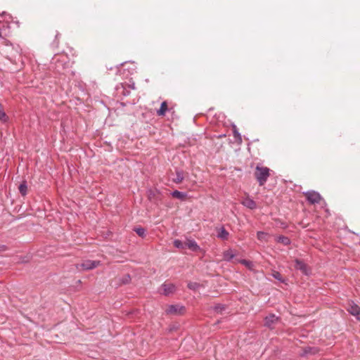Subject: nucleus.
<instances>
[{
    "label": "nucleus",
    "instance_id": "a211bd4d",
    "mask_svg": "<svg viewBox=\"0 0 360 360\" xmlns=\"http://www.w3.org/2000/svg\"><path fill=\"white\" fill-rule=\"evenodd\" d=\"M184 174L181 171H177L176 177L173 179V181L176 184H180L184 180Z\"/></svg>",
    "mask_w": 360,
    "mask_h": 360
},
{
    "label": "nucleus",
    "instance_id": "ddd939ff",
    "mask_svg": "<svg viewBox=\"0 0 360 360\" xmlns=\"http://www.w3.org/2000/svg\"><path fill=\"white\" fill-rule=\"evenodd\" d=\"M167 110V103L166 101H163L161 103L160 108L158 110L157 114L159 116H163V115H165Z\"/></svg>",
    "mask_w": 360,
    "mask_h": 360
},
{
    "label": "nucleus",
    "instance_id": "6ab92c4d",
    "mask_svg": "<svg viewBox=\"0 0 360 360\" xmlns=\"http://www.w3.org/2000/svg\"><path fill=\"white\" fill-rule=\"evenodd\" d=\"M8 120V117L6 115L4 112L1 104L0 103V120L3 122H7Z\"/></svg>",
    "mask_w": 360,
    "mask_h": 360
},
{
    "label": "nucleus",
    "instance_id": "6e6552de",
    "mask_svg": "<svg viewBox=\"0 0 360 360\" xmlns=\"http://www.w3.org/2000/svg\"><path fill=\"white\" fill-rule=\"evenodd\" d=\"M237 255L236 250L229 248L223 252V260L230 262Z\"/></svg>",
    "mask_w": 360,
    "mask_h": 360
},
{
    "label": "nucleus",
    "instance_id": "9b49d317",
    "mask_svg": "<svg viewBox=\"0 0 360 360\" xmlns=\"http://www.w3.org/2000/svg\"><path fill=\"white\" fill-rule=\"evenodd\" d=\"M186 248H188L193 251H198L200 250V247L193 240H187L186 242Z\"/></svg>",
    "mask_w": 360,
    "mask_h": 360
},
{
    "label": "nucleus",
    "instance_id": "f3484780",
    "mask_svg": "<svg viewBox=\"0 0 360 360\" xmlns=\"http://www.w3.org/2000/svg\"><path fill=\"white\" fill-rule=\"evenodd\" d=\"M234 262L235 263H241L250 269H252V267L254 266V264H252V262L245 260V259H236L234 261Z\"/></svg>",
    "mask_w": 360,
    "mask_h": 360
},
{
    "label": "nucleus",
    "instance_id": "2eb2a0df",
    "mask_svg": "<svg viewBox=\"0 0 360 360\" xmlns=\"http://www.w3.org/2000/svg\"><path fill=\"white\" fill-rule=\"evenodd\" d=\"M229 232L225 230L224 228H221L218 232L217 237L222 239V240H226L229 236Z\"/></svg>",
    "mask_w": 360,
    "mask_h": 360
},
{
    "label": "nucleus",
    "instance_id": "9d476101",
    "mask_svg": "<svg viewBox=\"0 0 360 360\" xmlns=\"http://www.w3.org/2000/svg\"><path fill=\"white\" fill-rule=\"evenodd\" d=\"M242 204L246 207L253 210L256 208V202L249 197L245 198L243 201Z\"/></svg>",
    "mask_w": 360,
    "mask_h": 360
},
{
    "label": "nucleus",
    "instance_id": "a878e982",
    "mask_svg": "<svg viewBox=\"0 0 360 360\" xmlns=\"http://www.w3.org/2000/svg\"><path fill=\"white\" fill-rule=\"evenodd\" d=\"M273 276L277 279V280H279V281H281V275L278 273V272H274L273 274Z\"/></svg>",
    "mask_w": 360,
    "mask_h": 360
},
{
    "label": "nucleus",
    "instance_id": "39448f33",
    "mask_svg": "<svg viewBox=\"0 0 360 360\" xmlns=\"http://www.w3.org/2000/svg\"><path fill=\"white\" fill-rule=\"evenodd\" d=\"M308 201L311 204L318 203L321 201V197L320 194L315 191H309L305 193Z\"/></svg>",
    "mask_w": 360,
    "mask_h": 360
},
{
    "label": "nucleus",
    "instance_id": "bb28decb",
    "mask_svg": "<svg viewBox=\"0 0 360 360\" xmlns=\"http://www.w3.org/2000/svg\"><path fill=\"white\" fill-rule=\"evenodd\" d=\"M224 307L223 306H221V305H217L215 307V310L217 311H221V310L224 309Z\"/></svg>",
    "mask_w": 360,
    "mask_h": 360
},
{
    "label": "nucleus",
    "instance_id": "aec40b11",
    "mask_svg": "<svg viewBox=\"0 0 360 360\" xmlns=\"http://www.w3.org/2000/svg\"><path fill=\"white\" fill-rule=\"evenodd\" d=\"M276 240L278 242V243H281L285 245H287L288 244H290V239L287 237H285V236H278L277 238H276Z\"/></svg>",
    "mask_w": 360,
    "mask_h": 360
},
{
    "label": "nucleus",
    "instance_id": "7ed1b4c3",
    "mask_svg": "<svg viewBox=\"0 0 360 360\" xmlns=\"http://www.w3.org/2000/svg\"><path fill=\"white\" fill-rule=\"evenodd\" d=\"M99 264V262L86 260L82 262V264L77 265V268L79 270H90L98 266Z\"/></svg>",
    "mask_w": 360,
    "mask_h": 360
},
{
    "label": "nucleus",
    "instance_id": "dca6fc26",
    "mask_svg": "<svg viewBox=\"0 0 360 360\" xmlns=\"http://www.w3.org/2000/svg\"><path fill=\"white\" fill-rule=\"evenodd\" d=\"M295 267L297 269L301 270L304 273H307L306 265L302 261L296 260Z\"/></svg>",
    "mask_w": 360,
    "mask_h": 360
},
{
    "label": "nucleus",
    "instance_id": "f8f14e48",
    "mask_svg": "<svg viewBox=\"0 0 360 360\" xmlns=\"http://www.w3.org/2000/svg\"><path fill=\"white\" fill-rule=\"evenodd\" d=\"M171 195L172 197L179 199V200H184L187 195L186 193H183V192L179 191H173L171 193Z\"/></svg>",
    "mask_w": 360,
    "mask_h": 360
},
{
    "label": "nucleus",
    "instance_id": "423d86ee",
    "mask_svg": "<svg viewBox=\"0 0 360 360\" xmlns=\"http://www.w3.org/2000/svg\"><path fill=\"white\" fill-rule=\"evenodd\" d=\"M160 291L165 295H169L175 291V286L172 283H165L161 286Z\"/></svg>",
    "mask_w": 360,
    "mask_h": 360
},
{
    "label": "nucleus",
    "instance_id": "c85d7f7f",
    "mask_svg": "<svg viewBox=\"0 0 360 360\" xmlns=\"http://www.w3.org/2000/svg\"><path fill=\"white\" fill-rule=\"evenodd\" d=\"M129 278V276H127V280H126V281H125V282H127V281H128V280H129L128 278Z\"/></svg>",
    "mask_w": 360,
    "mask_h": 360
},
{
    "label": "nucleus",
    "instance_id": "f257e3e1",
    "mask_svg": "<svg viewBox=\"0 0 360 360\" xmlns=\"http://www.w3.org/2000/svg\"><path fill=\"white\" fill-rule=\"evenodd\" d=\"M270 169L266 167L257 165L255 168V176L259 186H263L270 175Z\"/></svg>",
    "mask_w": 360,
    "mask_h": 360
},
{
    "label": "nucleus",
    "instance_id": "393cba45",
    "mask_svg": "<svg viewBox=\"0 0 360 360\" xmlns=\"http://www.w3.org/2000/svg\"><path fill=\"white\" fill-rule=\"evenodd\" d=\"M198 287H199V284L197 283L190 282L188 284V288L191 289V290H196Z\"/></svg>",
    "mask_w": 360,
    "mask_h": 360
},
{
    "label": "nucleus",
    "instance_id": "412c9836",
    "mask_svg": "<svg viewBox=\"0 0 360 360\" xmlns=\"http://www.w3.org/2000/svg\"><path fill=\"white\" fill-rule=\"evenodd\" d=\"M174 245L179 249H185L186 248V243H183L179 240H175L174 241Z\"/></svg>",
    "mask_w": 360,
    "mask_h": 360
},
{
    "label": "nucleus",
    "instance_id": "0eeeda50",
    "mask_svg": "<svg viewBox=\"0 0 360 360\" xmlns=\"http://www.w3.org/2000/svg\"><path fill=\"white\" fill-rule=\"evenodd\" d=\"M348 311L353 316H356L360 321V308L354 302H351L348 307Z\"/></svg>",
    "mask_w": 360,
    "mask_h": 360
},
{
    "label": "nucleus",
    "instance_id": "1a4fd4ad",
    "mask_svg": "<svg viewBox=\"0 0 360 360\" xmlns=\"http://www.w3.org/2000/svg\"><path fill=\"white\" fill-rule=\"evenodd\" d=\"M278 321L277 316L274 314H269L264 319V325L269 328H272Z\"/></svg>",
    "mask_w": 360,
    "mask_h": 360
},
{
    "label": "nucleus",
    "instance_id": "b1692460",
    "mask_svg": "<svg viewBox=\"0 0 360 360\" xmlns=\"http://www.w3.org/2000/svg\"><path fill=\"white\" fill-rule=\"evenodd\" d=\"M316 352V350L315 349H313V348H311V347H308V348H306L304 351V354H302V355H304V354H315Z\"/></svg>",
    "mask_w": 360,
    "mask_h": 360
},
{
    "label": "nucleus",
    "instance_id": "4468645a",
    "mask_svg": "<svg viewBox=\"0 0 360 360\" xmlns=\"http://www.w3.org/2000/svg\"><path fill=\"white\" fill-rule=\"evenodd\" d=\"M258 240L261 241L266 242L269 240V235L267 233L263 231H258L257 233Z\"/></svg>",
    "mask_w": 360,
    "mask_h": 360
},
{
    "label": "nucleus",
    "instance_id": "5701e85b",
    "mask_svg": "<svg viewBox=\"0 0 360 360\" xmlns=\"http://www.w3.org/2000/svg\"><path fill=\"white\" fill-rule=\"evenodd\" d=\"M136 233L141 237L145 236V229L143 228H137L135 229Z\"/></svg>",
    "mask_w": 360,
    "mask_h": 360
},
{
    "label": "nucleus",
    "instance_id": "f03ea898",
    "mask_svg": "<svg viewBox=\"0 0 360 360\" xmlns=\"http://www.w3.org/2000/svg\"><path fill=\"white\" fill-rule=\"evenodd\" d=\"M136 65L134 63L125 62L121 64V68L118 70L120 75L127 77L129 75H132L136 70Z\"/></svg>",
    "mask_w": 360,
    "mask_h": 360
},
{
    "label": "nucleus",
    "instance_id": "4be33fe9",
    "mask_svg": "<svg viewBox=\"0 0 360 360\" xmlns=\"http://www.w3.org/2000/svg\"><path fill=\"white\" fill-rule=\"evenodd\" d=\"M27 187L26 183L24 182L19 186V191L22 195H25L27 194Z\"/></svg>",
    "mask_w": 360,
    "mask_h": 360
},
{
    "label": "nucleus",
    "instance_id": "cd10ccee",
    "mask_svg": "<svg viewBox=\"0 0 360 360\" xmlns=\"http://www.w3.org/2000/svg\"><path fill=\"white\" fill-rule=\"evenodd\" d=\"M234 136L236 138H238L241 141V137H240V134L236 130L234 131Z\"/></svg>",
    "mask_w": 360,
    "mask_h": 360
},
{
    "label": "nucleus",
    "instance_id": "20e7f679",
    "mask_svg": "<svg viewBox=\"0 0 360 360\" xmlns=\"http://www.w3.org/2000/svg\"><path fill=\"white\" fill-rule=\"evenodd\" d=\"M184 311V307L181 305H169L166 309V312L168 314L178 315Z\"/></svg>",
    "mask_w": 360,
    "mask_h": 360
}]
</instances>
